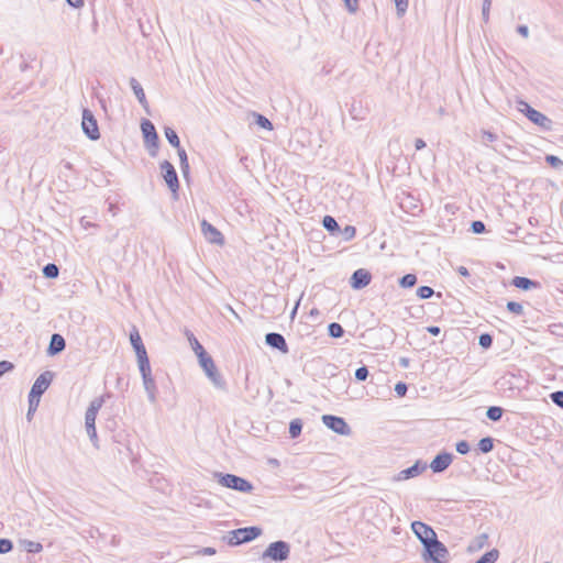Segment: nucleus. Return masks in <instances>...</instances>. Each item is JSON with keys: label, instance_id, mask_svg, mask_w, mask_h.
<instances>
[{"label": "nucleus", "instance_id": "nucleus-44", "mask_svg": "<svg viewBox=\"0 0 563 563\" xmlns=\"http://www.w3.org/2000/svg\"><path fill=\"white\" fill-rule=\"evenodd\" d=\"M472 230L474 233H483L485 231V224L482 221H474L472 223Z\"/></svg>", "mask_w": 563, "mask_h": 563}, {"label": "nucleus", "instance_id": "nucleus-12", "mask_svg": "<svg viewBox=\"0 0 563 563\" xmlns=\"http://www.w3.org/2000/svg\"><path fill=\"white\" fill-rule=\"evenodd\" d=\"M289 549L283 541L272 543L266 550V555L273 560H285L288 556Z\"/></svg>", "mask_w": 563, "mask_h": 563}, {"label": "nucleus", "instance_id": "nucleus-18", "mask_svg": "<svg viewBox=\"0 0 563 563\" xmlns=\"http://www.w3.org/2000/svg\"><path fill=\"white\" fill-rule=\"evenodd\" d=\"M512 285L517 288L528 290L530 288L537 287V283L532 282L527 277L517 276L512 279Z\"/></svg>", "mask_w": 563, "mask_h": 563}, {"label": "nucleus", "instance_id": "nucleus-46", "mask_svg": "<svg viewBox=\"0 0 563 563\" xmlns=\"http://www.w3.org/2000/svg\"><path fill=\"white\" fill-rule=\"evenodd\" d=\"M456 451L460 453V454H467L468 451H470V446H468V443L465 442V441H461L457 443L456 445Z\"/></svg>", "mask_w": 563, "mask_h": 563}, {"label": "nucleus", "instance_id": "nucleus-47", "mask_svg": "<svg viewBox=\"0 0 563 563\" xmlns=\"http://www.w3.org/2000/svg\"><path fill=\"white\" fill-rule=\"evenodd\" d=\"M395 3L400 13H404L408 7V0H395Z\"/></svg>", "mask_w": 563, "mask_h": 563}, {"label": "nucleus", "instance_id": "nucleus-40", "mask_svg": "<svg viewBox=\"0 0 563 563\" xmlns=\"http://www.w3.org/2000/svg\"><path fill=\"white\" fill-rule=\"evenodd\" d=\"M13 369V364L8 361L0 362V376Z\"/></svg>", "mask_w": 563, "mask_h": 563}, {"label": "nucleus", "instance_id": "nucleus-21", "mask_svg": "<svg viewBox=\"0 0 563 563\" xmlns=\"http://www.w3.org/2000/svg\"><path fill=\"white\" fill-rule=\"evenodd\" d=\"M499 556V552L497 550H490L486 552L476 563H495Z\"/></svg>", "mask_w": 563, "mask_h": 563}, {"label": "nucleus", "instance_id": "nucleus-22", "mask_svg": "<svg viewBox=\"0 0 563 563\" xmlns=\"http://www.w3.org/2000/svg\"><path fill=\"white\" fill-rule=\"evenodd\" d=\"M131 86H132V89H133L136 98L139 99V101L141 103H144L146 101V97H145V92H144L143 88L141 87V85L135 79H132Z\"/></svg>", "mask_w": 563, "mask_h": 563}, {"label": "nucleus", "instance_id": "nucleus-29", "mask_svg": "<svg viewBox=\"0 0 563 563\" xmlns=\"http://www.w3.org/2000/svg\"><path fill=\"white\" fill-rule=\"evenodd\" d=\"M136 356H137L140 369L145 375V372L150 369L147 353L145 352L144 355H142V356L136 355Z\"/></svg>", "mask_w": 563, "mask_h": 563}, {"label": "nucleus", "instance_id": "nucleus-8", "mask_svg": "<svg viewBox=\"0 0 563 563\" xmlns=\"http://www.w3.org/2000/svg\"><path fill=\"white\" fill-rule=\"evenodd\" d=\"M201 232L209 243L216 245L224 244V236L222 233L206 220L201 221Z\"/></svg>", "mask_w": 563, "mask_h": 563}, {"label": "nucleus", "instance_id": "nucleus-5", "mask_svg": "<svg viewBox=\"0 0 563 563\" xmlns=\"http://www.w3.org/2000/svg\"><path fill=\"white\" fill-rule=\"evenodd\" d=\"M260 533H261V530L255 527L236 529L232 532V536L230 538V543L231 544H241L244 542H249V541L254 540L256 537H258Z\"/></svg>", "mask_w": 563, "mask_h": 563}, {"label": "nucleus", "instance_id": "nucleus-33", "mask_svg": "<svg viewBox=\"0 0 563 563\" xmlns=\"http://www.w3.org/2000/svg\"><path fill=\"white\" fill-rule=\"evenodd\" d=\"M417 295L421 299H427V298H430L433 295V289L431 287H429V286H421V287L418 288Z\"/></svg>", "mask_w": 563, "mask_h": 563}, {"label": "nucleus", "instance_id": "nucleus-55", "mask_svg": "<svg viewBox=\"0 0 563 563\" xmlns=\"http://www.w3.org/2000/svg\"><path fill=\"white\" fill-rule=\"evenodd\" d=\"M461 273H462L463 275H466V274H467L466 268H463V269L461 271Z\"/></svg>", "mask_w": 563, "mask_h": 563}, {"label": "nucleus", "instance_id": "nucleus-36", "mask_svg": "<svg viewBox=\"0 0 563 563\" xmlns=\"http://www.w3.org/2000/svg\"><path fill=\"white\" fill-rule=\"evenodd\" d=\"M343 235L346 241H350L355 238L356 235V229L352 225H346L343 229Z\"/></svg>", "mask_w": 563, "mask_h": 563}, {"label": "nucleus", "instance_id": "nucleus-31", "mask_svg": "<svg viewBox=\"0 0 563 563\" xmlns=\"http://www.w3.org/2000/svg\"><path fill=\"white\" fill-rule=\"evenodd\" d=\"M482 453H488L493 449V440L490 438H484L478 443Z\"/></svg>", "mask_w": 563, "mask_h": 563}, {"label": "nucleus", "instance_id": "nucleus-50", "mask_svg": "<svg viewBox=\"0 0 563 563\" xmlns=\"http://www.w3.org/2000/svg\"><path fill=\"white\" fill-rule=\"evenodd\" d=\"M415 145H416V148H417V150H421V148H423V147L426 146V143H424V141H423V140L418 139V140H416Z\"/></svg>", "mask_w": 563, "mask_h": 563}, {"label": "nucleus", "instance_id": "nucleus-14", "mask_svg": "<svg viewBox=\"0 0 563 563\" xmlns=\"http://www.w3.org/2000/svg\"><path fill=\"white\" fill-rule=\"evenodd\" d=\"M265 341L269 346L279 350L282 353H288V345L286 343L285 338L282 334L268 333L266 334Z\"/></svg>", "mask_w": 563, "mask_h": 563}, {"label": "nucleus", "instance_id": "nucleus-27", "mask_svg": "<svg viewBox=\"0 0 563 563\" xmlns=\"http://www.w3.org/2000/svg\"><path fill=\"white\" fill-rule=\"evenodd\" d=\"M417 283V277L413 274H407L400 279V285L405 288H409L415 286Z\"/></svg>", "mask_w": 563, "mask_h": 563}, {"label": "nucleus", "instance_id": "nucleus-2", "mask_svg": "<svg viewBox=\"0 0 563 563\" xmlns=\"http://www.w3.org/2000/svg\"><path fill=\"white\" fill-rule=\"evenodd\" d=\"M81 128L85 132V134L90 140H99L100 139V131L98 126V122L92 114V112L88 109H84L82 111V121H81Z\"/></svg>", "mask_w": 563, "mask_h": 563}, {"label": "nucleus", "instance_id": "nucleus-49", "mask_svg": "<svg viewBox=\"0 0 563 563\" xmlns=\"http://www.w3.org/2000/svg\"><path fill=\"white\" fill-rule=\"evenodd\" d=\"M345 3L351 10H355L357 5V0H345Z\"/></svg>", "mask_w": 563, "mask_h": 563}, {"label": "nucleus", "instance_id": "nucleus-37", "mask_svg": "<svg viewBox=\"0 0 563 563\" xmlns=\"http://www.w3.org/2000/svg\"><path fill=\"white\" fill-rule=\"evenodd\" d=\"M493 343V339L489 334L485 333L479 336V345L484 349H488Z\"/></svg>", "mask_w": 563, "mask_h": 563}, {"label": "nucleus", "instance_id": "nucleus-34", "mask_svg": "<svg viewBox=\"0 0 563 563\" xmlns=\"http://www.w3.org/2000/svg\"><path fill=\"white\" fill-rule=\"evenodd\" d=\"M256 122L263 129H266V130H272L273 129V125H272L271 121L267 118H265V117H263L261 114L256 115Z\"/></svg>", "mask_w": 563, "mask_h": 563}, {"label": "nucleus", "instance_id": "nucleus-3", "mask_svg": "<svg viewBox=\"0 0 563 563\" xmlns=\"http://www.w3.org/2000/svg\"><path fill=\"white\" fill-rule=\"evenodd\" d=\"M49 384L51 379L47 377L46 374H42L36 378L29 395L31 407H36L38 405L41 396L48 388Z\"/></svg>", "mask_w": 563, "mask_h": 563}, {"label": "nucleus", "instance_id": "nucleus-16", "mask_svg": "<svg viewBox=\"0 0 563 563\" xmlns=\"http://www.w3.org/2000/svg\"><path fill=\"white\" fill-rule=\"evenodd\" d=\"M199 362L202 368L206 371L207 375L213 378L217 374V368L211 356L206 353L199 357Z\"/></svg>", "mask_w": 563, "mask_h": 563}, {"label": "nucleus", "instance_id": "nucleus-10", "mask_svg": "<svg viewBox=\"0 0 563 563\" xmlns=\"http://www.w3.org/2000/svg\"><path fill=\"white\" fill-rule=\"evenodd\" d=\"M220 483L225 487L240 492H249L252 489V485L247 481L231 474L222 476Z\"/></svg>", "mask_w": 563, "mask_h": 563}, {"label": "nucleus", "instance_id": "nucleus-24", "mask_svg": "<svg viewBox=\"0 0 563 563\" xmlns=\"http://www.w3.org/2000/svg\"><path fill=\"white\" fill-rule=\"evenodd\" d=\"M302 422L300 419H295L289 424V434L291 438H297L301 433Z\"/></svg>", "mask_w": 563, "mask_h": 563}, {"label": "nucleus", "instance_id": "nucleus-35", "mask_svg": "<svg viewBox=\"0 0 563 563\" xmlns=\"http://www.w3.org/2000/svg\"><path fill=\"white\" fill-rule=\"evenodd\" d=\"M507 308L510 312L516 313V314H521L523 311L522 306L519 302H515V301H509L507 303Z\"/></svg>", "mask_w": 563, "mask_h": 563}, {"label": "nucleus", "instance_id": "nucleus-39", "mask_svg": "<svg viewBox=\"0 0 563 563\" xmlns=\"http://www.w3.org/2000/svg\"><path fill=\"white\" fill-rule=\"evenodd\" d=\"M12 550V542L8 539H0V553H7Z\"/></svg>", "mask_w": 563, "mask_h": 563}, {"label": "nucleus", "instance_id": "nucleus-7", "mask_svg": "<svg viewBox=\"0 0 563 563\" xmlns=\"http://www.w3.org/2000/svg\"><path fill=\"white\" fill-rule=\"evenodd\" d=\"M322 422L332 431L346 435L351 432L350 427L345 422V420L341 417L324 415L322 416Z\"/></svg>", "mask_w": 563, "mask_h": 563}, {"label": "nucleus", "instance_id": "nucleus-15", "mask_svg": "<svg viewBox=\"0 0 563 563\" xmlns=\"http://www.w3.org/2000/svg\"><path fill=\"white\" fill-rule=\"evenodd\" d=\"M131 344L136 353V355H144L146 349L142 342V338L136 329H133L130 333Z\"/></svg>", "mask_w": 563, "mask_h": 563}, {"label": "nucleus", "instance_id": "nucleus-48", "mask_svg": "<svg viewBox=\"0 0 563 563\" xmlns=\"http://www.w3.org/2000/svg\"><path fill=\"white\" fill-rule=\"evenodd\" d=\"M68 2L69 5L74 7V8H81L84 5V1L82 0H66Z\"/></svg>", "mask_w": 563, "mask_h": 563}, {"label": "nucleus", "instance_id": "nucleus-1", "mask_svg": "<svg viewBox=\"0 0 563 563\" xmlns=\"http://www.w3.org/2000/svg\"><path fill=\"white\" fill-rule=\"evenodd\" d=\"M519 110L534 124L539 125L542 129L550 130L552 126L551 120L541 113L540 111L531 108L527 102L521 101L519 103Z\"/></svg>", "mask_w": 563, "mask_h": 563}, {"label": "nucleus", "instance_id": "nucleus-30", "mask_svg": "<svg viewBox=\"0 0 563 563\" xmlns=\"http://www.w3.org/2000/svg\"><path fill=\"white\" fill-rule=\"evenodd\" d=\"M329 333L333 338H340L343 335V328L339 323H331L329 325Z\"/></svg>", "mask_w": 563, "mask_h": 563}, {"label": "nucleus", "instance_id": "nucleus-9", "mask_svg": "<svg viewBox=\"0 0 563 563\" xmlns=\"http://www.w3.org/2000/svg\"><path fill=\"white\" fill-rule=\"evenodd\" d=\"M411 528L423 545L437 538L433 529L421 521L412 522Z\"/></svg>", "mask_w": 563, "mask_h": 563}, {"label": "nucleus", "instance_id": "nucleus-11", "mask_svg": "<svg viewBox=\"0 0 563 563\" xmlns=\"http://www.w3.org/2000/svg\"><path fill=\"white\" fill-rule=\"evenodd\" d=\"M161 169L166 184L173 192H176L179 188V181L174 166L165 161L161 164Z\"/></svg>", "mask_w": 563, "mask_h": 563}, {"label": "nucleus", "instance_id": "nucleus-53", "mask_svg": "<svg viewBox=\"0 0 563 563\" xmlns=\"http://www.w3.org/2000/svg\"><path fill=\"white\" fill-rule=\"evenodd\" d=\"M519 32H520L523 36H527V35H528V29H527V26H520V27H519Z\"/></svg>", "mask_w": 563, "mask_h": 563}, {"label": "nucleus", "instance_id": "nucleus-54", "mask_svg": "<svg viewBox=\"0 0 563 563\" xmlns=\"http://www.w3.org/2000/svg\"><path fill=\"white\" fill-rule=\"evenodd\" d=\"M206 552H207V553H209V554H213V553H214V550H212V549H208V550H206Z\"/></svg>", "mask_w": 563, "mask_h": 563}, {"label": "nucleus", "instance_id": "nucleus-17", "mask_svg": "<svg viewBox=\"0 0 563 563\" xmlns=\"http://www.w3.org/2000/svg\"><path fill=\"white\" fill-rule=\"evenodd\" d=\"M65 349V340L59 334H53L51 344H49V352L51 354L59 353Z\"/></svg>", "mask_w": 563, "mask_h": 563}, {"label": "nucleus", "instance_id": "nucleus-26", "mask_svg": "<svg viewBox=\"0 0 563 563\" xmlns=\"http://www.w3.org/2000/svg\"><path fill=\"white\" fill-rule=\"evenodd\" d=\"M322 224H323V227H324L327 230H329V231H331V232H333V231L338 230V228H339V225H338V223H336L335 219H334L333 217H331V216H325V217L323 218V220H322Z\"/></svg>", "mask_w": 563, "mask_h": 563}, {"label": "nucleus", "instance_id": "nucleus-43", "mask_svg": "<svg viewBox=\"0 0 563 563\" xmlns=\"http://www.w3.org/2000/svg\"><path fill=\"white\" fill-rule=\"evenodd\" d=\"M545 159L552 167H559L562 165V161L558 156L548 155Z\"/></svg>", "mask_w": 563, "mask_h": 563}, {"label": "nucleus", "instance_id": "nucleus-28", "mask_svg": "<svg viewBox=\"0 0 563 563\" xmlns=\"http://www.w3.org/2000/svg\"><path fill=\"white\" fill-rule=\"evenodd\" d=\"M43 273L47 278H55L58 276V267L55 264H47L43 268Z\"/></svg>", "mask_w": 563, "mask_h": 563}, {"label": "nucleus", "instance_id": "nucleus-52", "mask_svg": "<svg viewBox=\"0 0 563 563\" xmlns=\"http://www.w3.org/2000/svg\"><path fill=\"white\" fill-rule=\"evenodd\" d=\"M178 150H179V151H178V154H179V156H180V159H181L184 163H186V162H187V155H186L185 150H183V148H180V147H179Z\"/></svg>", "mask_w": 563, "mask_h": 563}, {"label": "nucleus", "instance_id": "nucleus-42", "mask_svg": "<svg viewBox=\"0 0 563 563\" xmlns=\"http://www.w3.org/2000/svg\"><path fill=\"white\" fill-rule=\"evenodd\" d=\"M368 376V371L366 367H360L356 369L355 372V377L358 379V380H365Z\"/></svg>", "mask_w": 563, "mask_h": 563}, {"label": "nucleus", "instance_id": "nucleus-6", "mask_svg": "<svg viewBox=\"0 0 563 563\" xmlns=\"http://www.w3.org/2000/svg\"><path fill=\"white\" fill-rule=\"evenodd\" d=\"M424 547L432 562L444 563L446 561L448 550L440 541L437 540V538Z\"/></svg>", "mask_w": 563, "mask_h": 563}, {"label": "nucleus", "instance_id": "nucleus-4", "mask_svg": "<svg viewBox=\"0 0 563 563\" xmlns=\"http://www.w3.org/2000/svg\"><path fill=\"white\" fill-rule=\"evenodd\" d=\"M102 404H103L102 399H100V398L96 399L90 404V406L88 407V409L86 411V417H85L86 429H87L89 437L92 439L96 438V435H97L95 423H96V418H97L98 411L102 407Z\"/></svg>", "mask_w": 563, "mask_h": 563}, {"label": "nucleus", "instance_id": "nucleus-20", "mask_svg": "<svg viewBox=\"0 0 563 563\" xmlns=\"http://www.w3.org/2000/svg\"><path fill=\"white\" fill-rule=\"evenodd\" d=\"M165 136L168 140V142L176 148L180 147V141L175 130L172 128L165 129Z\"/></svg>", "mask_w": 563, "mask_h": 563}, {"label": "nucleus", "instance_id": "nucleus-38", "mask_svg": "<svg viewBox=\"0 0 563 563\" xmlns=\"http://www.w3.org/2000/svg\"><path fill=\"white\" fill-rule=\"evenodd\" d=\"M191 345L198 358L207 353L202 345L196 339L192 340Z\"/></svg>", "mask_w": 563, "mask_h": 563}, {"label": "nucleus", "instance_id": "nucleus-45", "mask_svg": "<svg viewBox=\"0 0 563 563\" xmlns=\"http://www.w3.org/2000/svg\"><path fill=\"white\" fill-rule=\"evenodd\" d=\"M395 391L399 397H404L407 393V386L405 383H397L395 386Z\"/></svg>", "mask_w": 563, "mask_h": 563}, {"label": "nucleus", "instance_id": "nucleus-23", "mask_svg": "<svg viewBox=\"0 0 563 563\" xmlns=\"http://www.w3.org/2000/svg\"><path fill=\"white\" fill-rule=\"evenodd\" d=\"M142 131L147 140H150V139L156 140L157 139L155 128L151 122L146 121V122L142 123Z\"/></svg>", "mask_w": 563, "mask_h": 563}, {"label": "nucleus", "instance_id": "nucleus-19", "mask_svg": "<svg viewBox=\"0 0 563 563\" xmlns=\"http://www.w3.org/2000/svg\"><path fill=\"white\" fill-rule=\"evenodd\" d=\"M423 470H424V465H421L419 462H417L413 466H411L407 470H404L400 473V477L404 479H407V478L418 475Z\"/></svg>", "mask_w": 563, "mask_h": 563}, {"label": "nucleus", "instance_id": "nucleus-32", "mask_svg": "<svg viewBox=\"0 0 563 563\" xmlns=\"http://www.w3.org/2000/svg\"><path fill=\"white\" fill-rule=\"evenodd\" d=\"M501 415H503V410L499 407H490L487 410V417L494 421L499 420L501 418Z\"/></svg>", "mask_w": 563, "mask_h": 563}, {"label": "nucleus", "instance_id": "nucleus-56", "mask_svg": "<svg viewBox=\"0 0 563 563\" xmlns=\"http://www.w3.org/2000/svg\"><path fill=\"white\" fill-rule=\"evenodd\" d=\"M435 457L441 459V457H446V456H445V455H441V454H439V455H437Z\"/></svg>", "mask_w": 563, "mask_h": 563}, {"label": "nucleus", "instance_id": "nucleus-25", "mask_svg": "<svg viewBox=\"0 0 563 563\" xmlns=\"http://www.w3.org/2000/svg\"><path fill=\"white\" fill-rule=\"evenodd\" d=\"M450 464V460H432L430 467L433 472H441Z\"/></svg>", "mask_w": 563, "mask_h": 563}, {"label": "nucleus", "instance_id": "nucleus-51", "mask_svg": "<svg viewBox=\"0 0 563 563\" xmlns=\"http://www.w3.org/2000/svg\"><path fill=\"white\" fill-rule=\"evenodd\" d=\"M428 332L433 335H438L440 333V328L439 327H429Z\"/></svg>", "mask_w": 563, "mask_h": 563}, {"label": "nucleus", "instance_id": "nucleus-41", "mask_svg": "<svg viewBox=\"0 0 563 563\" xmlns=\"http://www.w3.org/2000/svg\"><path fill=\"white\" fill-rule=\"evenodd\" d=\"M553 402L563 408V391H555L551 394Z\"/></svg>", "mask_w": 563, "mask_h": 563}, {"label": "nucleus", "instance_id": "nucleus-13", "mask_svg": "<svg viewBox=\"0 0 563 563\" xmlns=\"http://www.w3.org/2000/svg\"><path fill=\"white\" fill-rule=\"evenodd\" d=\"M372 276L369 272L364 268H360L354 272L352 276V287L355 289H360L366 287L371 283Z\"/></svg>", "mask_w": 563, "mask_h": 563}]
</instances>
